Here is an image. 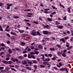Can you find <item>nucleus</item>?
<instances>
[{"mask_svg": "<svg viewBox=\"0 0 73 73\" xmlns=\"http://www.w3.org/2000/svg\"><path fill=\"white\" fill-rule=\"evenodd\" d=\"M60 70V71H64V70H65V68H61Z\"/></svg>", "mask_w": 73, "mask_h": 73, "instance_id": "obj_17", "label": "nucleus"}, {"mask_svg": "<svg viewBox=\"0 0 73 73\" xmlns=\"http://www.w3.org/2000/svg\"><path fill=\"white\" fill-rule=\"evenodd\" d=\"M44 56L46 57H49V56H48V54H44Z\"/></svg>", "mask_w": 73, "mask_h": 73, "instance_id": "obj_57", "label": "nucleus"}, {"mask_svg": "<svg viewBox=\"0 0 73 73\" xmlns=\"http://www.w3.org/2000/svg\"><path fill=\"white\" fill-rule=\"evenodd\" d=\"M4 5V3H0V6L1 7H2V6H3Z\"/></svg>", "mask_w": 73, "mask_h": 73, "instance_id": "obj_49", "label": "nucleus"}, {"mask_svg": "<svg viewBox=\"0 0 73 73\" xmlns=\"http://www.w3.org/2000/svg\"><path fill=\"white\" fill-rule=\"evenodd\" d=\"M40 56H42V60H44L45 58V56H44V55L43 54H41Z\"/></svg>", "mask_w": 73, "mask_h": 73, "instance_id": "obj_19", "label": "nucleus"}, {"mask_svg": "<svg viewBox=\"0 0 73 73\" xmlns=\"http://www.w3.org/2000/svg\"><path fill=\"white\" fill-rule=\"evenodd\" d=\"M49 16L51 17H53V15H52V14H50L49 15Z\"/></svg>", "mask_w": 73, "mask_h": 73, "instance_id": "obj_62", "label": "nucleus"}, {"mask_svg": "<svg viewBox=\"0 0 73 73\" xmlns=\"http://www.w3.org/2000/svg\"><path fill=\"white\" fill-rule=\"evenodd\" d=\"M71 9V7H68L67 8V11L69 13H70V9Z\"/></svg>", "mask_w": 73, "mask_h": 73, "instance_id": "obj_13", "label": "nucleus"}, {"mask_svg": "<svg viewBox=\"0 0 73 73\" xmlns=\"http://www.w3.org/2000/svg\"><path fill=\"white\" fill-rule=\"evenodd\" d=\"M33 62L35 64H36L37 62V61H36V60H33Z\"/></svg>", "mask_w": 73, "mask_h": 73, "instance_id": "obj_55", "label": "nucleus"}, {"mask_svg": "<svg viewBox=\"0 0 73 73\" xmlns=\"http://www.w3.org/2000/svg\"><path fill=\"white\" fill-rule=\"evenodd\" d=\"M33 23H34V24H38V22L36 21H34L33 22Z\"/></svg>", "mask_w": 73, "mask_h": 73, "instance_id": "obj_27", "label": "nucleus"}, {"mask_svg": "<svg viewBox=\"0 0 73 73\" xmlns=\"http://www.w3.org/2000/svg\"><path fill=\"white\" fill-rule=\"evenodd\" d=\"M60 41H62L64 43L65 42V40L64 38H62L60 40Z\"/></svg>", "mask_w": 73, "mask_h": 73, "instance_id": "obj_7", "label": "nucleus"}, {"mask_svg": "<svg viewBox=\"0 0 73 73\" xmlns=\"http://www.w3.org/2000/svg\"><path fill=\"white\" fill-rule=\"evenodd\" d=\"M28 57L29 58H32V55H31L30 54H29L28 56Z\"/></svg>", "mask_w": 73, "mask_h": 73, "instance_id": "obj_44", "label": "nucleus"}, {"mask_svg": "<svg viewBox=\"0 0 73 73\" xmlns=\"http://www.w3.org/2000/svg\"><path fill=\"white\" fill-rule=\"evenodd\" d=\"M2 62L3 63H4V64H8V61H6L5 60H2Z\"/></svg>", "mask_w": 73, "mask_h": 73, "instance_id": "obj_11", "label": "nucleus"}, {"mask_svg": "<svg viewBox=\"0 0 73 73\" xmlns=\"http://www.w3.org/2000/svg\"><path fill=\"white\" fill-rule=\"evenodd\" d=\"M44 13L46 14L47 13H48V12L47 11H44Z\"/></svg>", "mask_w": 73, "mask_h": 73, "instance_id": "obj_50", "label": "nucleus"}, {"mask_svg": "<svg viewBox=\"0 0 73 73\" xmlns=\"http://www.w3.org/2000/svg\"><path fill=\"white\" fill-rule=\"evenodd\" d=\"M43 33L44 35H47V34H51V33L46 31H43Z\"/></svg>", "mask_w": 73, "mask_h": 73, "instance_id": "obj_4", "label": "nucleus"}, {"mask_svg": "<svg viewBox=\"0 0 73 73\" xmlns=\"http://www.w3.org/2000/svg\"><path fill=\"white\" fill-rule=\"evenodd\" d=\"M56 66H57L58 68H61V66H62V64L61 63V62H59V64H57Z\"/></svg>", "mask_w": 73, "mask_h": 73, "instance_id": "obj_6", "label": "nucleus"}, {"mask_svg": "<svg viewBox=\"0 0 73 73\" xmlns=\"http://www.w3.org/2000/svg\"><path fill=\"white\" fill-rule=\"evenodd\" d=\"M27 51L25 50V51H23V54H25V53H27Z\"/></svg>", "mask_w": 73, "mask_h": 73, "instance_id": "obj_45", "label": "nucleus"}, {"mask_svg": "<svg viewBox=\"0 0 73 73\" xmlns=\"http://www.w3.org/2000/svg\"><path fill=\"white\" fill-rule=\"evenodd\" d=\"M52 8H53V9H57L56 8V7L54 6H52Z\"/></svg>", "mask_w": 73, "mask_h": 73, "instance_id": "obj_28", "label": "nucleus"}, {"mask_svg": "<svg viewBox=\"0 0 73 73\" xmlns=\"http://www.w3.org/2000/svg\"><path fill=\"white\" fill-rule=\"evenodd\" d=\"M19 31L21 33H23L24 32V30H19Z\"/></svg>", "mask_w": 73, "mask_h": 73, "instance_id": "obj_25", "label": "nucleus"}, {"mask_svg": "<svg viewBox=\"0 0 73 73\" xmlns=\"http://www.w3.org/2000/svg\"><path fill=\"white\" fill-rule=\"evenodd\" d=\"M50 50L52 51H54V48H50Z\"/></svg>", "mask_w": 73, "mask_h": 73, "instance_id": "obj_32", "label": "nucleus"}, {"mask_svg": "<svg viewBox=\"0 0 73 73\" xmlns=\"http://www.w3.org/2000/svg\"><path fill=\"white\" fill-rule=\"evenodd\" d=\"M31 48L32 50H33L35 49V47L33 46H31Z\"/></svg>", "mask_w": 73, "mask_h": 73, "instance_id": "obj_40", "label": "nucleus"}, {"mask_svg": "<svg viewBox=\"0 0 73 73\" xmlns=\"http://www.w3.org/2000/svg\"><path fill=\"white\" fill-rule=\"evenodd\" d=\"M31 34L33 36H35L36 35V34L35 30H33L32 31L31 33Z\"/></svg>", "mask_w": 73, "mask_h": 73, "instance_id": "obj_5", "label": "nucleus"}, {"mask_svg": "<svg viewBox=\"0 0 73 73\" xmlns=\"http://www.w3.org/2000/svg\"><path fill=\"white\" fill-rule=\"evenodd\" d=\"M47 20H48L49 21H50H50H52V19L50 18H48L47 19Z\"/></svg>", "mask_w": 73, "mask_h": 73, "instance_id": "obj_24", "label": "nucleus"}, {"mask_svg": "<svg viewBox=\"0 0 73 73\" xmlns=\"http://www.w3.org/2000/svg\"><path fill=\"white\" fill-rule=\"evenodd\" d=\"M44 28H46V29H49L50 28V26L49 25H47L44 27Z\"/></svg>", "mask_w": 73, "mask_h": 73, "instance_id": "obj_9", "label": "nucleus"}, {"mask_svg": "<svg viewBox=\"0 0 73 73\" xmlns=\"http://www.w3.org/2000/svg\"><path fill=\"white\" fill-rule=\"evenodd\" d=\"M49 62H46V65H49Z\"/></svg>", "mask_w": 73, "mask_h": 73, "instance_id": "obj_46", "label": "nucleus"}, {"mask_svg": "<svg viewBox=\"0 0 73 73\" xmlns=\"http://www.w3.org/2000/svg\"><path fill=\"white\" fill-rule=\"evenodd\" d=\"M40 68H45V66L44 65H40Z\"/></svg>", "mask_w": 73, "mask_h": 73, "instance_id": "obj_37", "label": "nucleus"}, {"mask_svg": "<svg viewBox=\"0 0 73 73\" xmlns=\"http://www.w3.org/2000/svg\"><path fill=\"white\" fill-rule=\"evenodd\" d=\"M8 51L9 54H11V53H12V51L11 50V49H9Z\"/></svg>", "mask_w": 73, "mask_h": 73, "instance_id": "obj_15", "label": "nucleus"}, {"mask_svg": "<svg viewBox=\"0 0 73 73\" xmlns=\"http://www.w3.org/2000/svg\"><path fill=\"white\" fill-rule=\"evenodd\" d=\"M11 60H12V61H13V62H16L15 60V59H13V58H11Z\"/></svg>", "mask_w": 73, "mask_h": 73, "instance_id": "obj_33", "label": "nucleus"}, {"mask_svg": "<svg viewBox=\"0 0 73 73\" xmlns=\"http://www.w3.org/2000/svg\"><path fill=\"white\" fill-rule=\"evenodd\" d=\"M1 45L2 46H5V44L3 43H1Z\"/></svg>", "mask_w": 73, "mask_h": 73, "instance_id": "obj_35", "label": "nucleus"}, {"mask_svg": "<svg viewBox=\"0 0 73 73\" xmlns=\"http://www.w3.org/2000/svg\"><path fill=\"white\" fill-rule=\"evenodd\" d=\"M50 58H46L45 60H44V61H50Z\"/></svg>", "mask_w": 73, "mask_h": 73, "instance_id": "obj_20", "label": "nucleus"}, {"mask_svg": "<svg viewBox=\"0 0 73 73\" xmlns=\"http://www.w3.org/2000/svg\"><path fill=\"white\" fill-rule=\"evenodd\" d=\"M44 38V39H45V40H49V38H47V37L44 38Z\"/></svg>", "mask_w": 73, "mask_h": 73, "instance_id": "obj_47", "label": "nucleus"}, {"mask_svg": "<svg viewBox=\"0 0 73 73\" xmlns=\"http://www.w3.org/2000/svg\"><path fill=\"white\" fill-rule=\"evenodd\" d=\"M26 68H27L28 70H32V69H31L30 67H27Z\"/></svg>", "mask_w": 73, "mask_h": 73, "instance_id": "obj_36", "label": "nucleus"}, {"mask_svg": "<svg viewBox=\"0 0 73 73\" xmlns=\"http://www.w3.org/2000/svg\"><path fill=\"white\" fill-rule=\"evenodd\" d=\"M57 54L58 55V56H61V55L62 54V53L60 52H57Z\"/></svg>", "mask_w": 73, "mask_h": 73, "instance_id": "obj_22", "label": "nucleus"}, {"mask_svg": "<svg viewBox=\"0 0 73 73\" xmlns=\"http://www.w3.org/2000/svg\"><path fill=\"white\" fill-rule=\"evenodd\" d=\"M28 63L30 64H32V62L31 61H29L28 62Z\"/></svg>", "mask_w": 73, "mask_h": 73, "instance_id": "obj_63", "label": "nucleus"}, {"mask_svg": "<svg viewBox=\"0 0 73 73\" xmlns=\"http://www.w3.org/2000/svg\"><path fill=\"white\" fill-rule=\"evenodd\" d=\"M28 64V62H27V61L26 60H25L23 62V65H25V64Z\"/></svg>", "mask_w": 73, "mask_h": 73, "instance_id": "obj_8", "label": "nucleus"}, {"mask_svg": "<svg viewBox=\"0 0 73 73\" xmlns=\"http://www.w3.org/2000/svg\"><path fill=\"white\" fill-rule=\"evenodd\" d=\"M24 21H25V22H29L30 21L29 20H28V19H24Z\"/></svg>", "mask_w": 73, "mask_h": 73, "instance_id": "obj_18", "label": "nucleus"}, {"mask_svg": "<svg viewBox=\"0 0 73 73\" xmlns=\"http://www.w3.org/2000/svg\"><path fill=\"white\" fill-rule=\"evenodd\" d=\"M66 46L67 47V48H69V49H71V48H72L73 47L72 46H69V45H70V43L68 42H66Z\"/></svg>", "mask_w": 73, "mask_h": 73, "instance_id": "obj_2", "label": "nucleus"}, {"mask_svg": "<svg viewBox=\"0 0 73 73\" xmlns=\"http://www.w3.org/2000/svg\"><path fill=\"white\" fill-rule=\"evenodd\" d=\"M27 14H28V15H33V14H32V13H28Z\"/></svg>", "mask_w": 73, "mask_h": 73, "instance_id": "obj_58", "label": "nucleus"}, {"mask_svg": "<svg viewBox=\"0 0 73 73\" xmlns=\"http://www.w3.org/2000/svg\"><path fill=\"white\" fill-rule=\"evenodd\" d=\"M11 70H13V71H14L15 72L16 71V70L13 68H11Z\"/></svg>", "mask_w": 73, "mask_h": 73, "instance_id": "obj_39", "label": "nucleus"}, {"mask_svg": "<svg viewBox=\"0 0 73 73\" xmlns=\"http://www.w3.org/2000/svg\"><path fill=\"white\" fill-rule=\"evenodd\" d=\"M11 35H15V36H16V34L13 32H11Z\"/></svg>", "mask_w": 73, "mask_h": 73, "instance_id": "obj_31", "label": "nucleus"}, {"mask_svg": "<svg viewBox=\"0 0 73 73\" xmlns=\"http://www.w3.org/2000/svg\"><path fill=\"white\" fill-rule=\"evenodd\" d=\"M66 33H67L68 34H70V32L69 31H67Z\"/></svg>", "mask_w": 73, "mask_h": 73, "instance_id": "obj_64", "label": "nucleus"}, {"mask_svg": "<svg viewBox=\"0 0 73 73\" xmlns=\"http://www.w3.org/2000/svg\"><path fill=\"white\" fill-rule=\"evenodd\" d=\"M35 53H36V55H38V54H39V52L38 51H35Z\"/></svg>", "mask_w": 73, "mask_h": 73, "instance_id": "obj_38", "label": "nucleus"}, {"mask_svg": "<svg viewBox=\"0 0 73 73\" xmlns=\"http://www.w3.org/2000/svg\"><path fill=\"white\" fill-rule=\"evenodd\" d=\"M12 61H9L8 62V64H12Z\"/></svg>", "mask_w": 73, "mask_h": 73, "instance_id": "obj_23", "label": "nucleus"}, {"mask_svg": "<svg viewBox=\"0 0 73 73\" xmlns=\"http://www.w3.org/2000/svg\"><path fill=\"white\" fill-rule=\"evenodd\" d=\"M28 52H30L31 50V49L30 48H28L27 49Z\"/></svg>", "mask_w": 73, "mask_h": 73, "instance_id": "obj_60", "label": "nucleus"}, {"mask_svg": "<svg viewBox=\"0 0 73 73\" xmlns=\"http://www.w3.org/2000/svg\"><path fill=\"white\" fill-rule=\"evenodd\" d=\"M23 56L25 57H26L27 56V54H25L23 55Z\"/></svg>", "mask_w": 73, "mask_h": 73, "instance_id": "obj_61", "label": "nucleus"}, {"mask_svg": "<svg viewBox=\"0 0 73 73\" xmlns=\"http://www.w3.org/2000/svg\"><path fill=\"white\" fill-rule=\"evenodd\" d=\"M14 19H18L19 18V16H15L14 17Z\"/></svg>", "mask_w": 73, "mask_h": 73, "instance_id": "obj_56", "label": "nucleus"}, {"mask_svg": "<svg viewBox=\"0 0 73 73\" xmlns=\"http://www.w3.org/2000/svg\"><path fill=\"white\" fill-rule=\"evenodd\" d=\"M0 31H3V29L2 28V27H1V25H0Z\"/></svg>", "mask_w": 73, "mask_h": 73, "instance_id": "obj_26", "label": "nucleus"}, {"mask_svg": "<svg viewBox=\"0 0 73 73\" xmlns=\"http://www.w3.org/2000/svg\"><path fill=\"white\" fill-rule=\"evenodd\" d=\"M48 56L49 57H51L52 56V54H50L48 55Z\"/></svg>", "mask_w": 73, "mask_h": 73, "instance_id": "obj_42", "label": "nucleus"}, {"mask_svg": "<svg viewBox=\"0 0 73 73\" xmlns=\"http://www.w3.org/2000/svg\"><path fill=\"white\" fill-rule=\"evenodd\" d=\"M44 11H49L50 10V9L47 8V9H44Z\"/></svg>", "mask_w": 73, "mask_h": 73, "instance_id": "obj_43", "label": "nucleus"}, {"mask_svg": "<svg viewBox=\"0 0 73 73\" xmlns=\"http://www.w3.org/2000/svg\"><path fill=\"white\" fill-rule=\"evenodd\" d=\"M9 69H10V68L8 67H6L5 70H4V71L5 72V73H9L10 72H11V71H9Z\"/></svg>", "mask_w": 73, "mask_h": 73, "instance_id": "obj_1", "label": "nucleus"}, {"mask_svg": "<svg viewBox=\"0 0 73 73\" xmlns=\"http://www.w3.org/2000/svg\"><path fill=\"white\" fill-rule=\"evenodd\" d=\"M38 48L39 49H42V48H43L42 46L41 45H39L38 46Z\"/></svg>", "mask_w": 73, "mask_h": 73, "instance_id": "obj_16", "label": "nucleus"}, {"mask_svg": "<svg viewBox=\"0 0 73 73\" xmlns=\"http://www.w3.org/2000/svg\"><path fill=\"white\" fill-rule=\"evenodd\" d=\"M52 60H56V58L55 57H53L52 58Z\"/></svg>", "mask_w": 73, "mask_h": 73, "instance_id": "obj_51", "label": "nucleus"}, {"mask_svg": "<svg viewBox=\"0 0 73 73\" xmlns=\"http://www.w3.org/2000/svg\"><path fill=\"white\" fill-rule=\"evenodd\" d=\"M25 43L24 42H22L21 43V45L22 46H24V45L25 44Z\"/></svg>", "mask_w": 73, "mask_h": 73, "instance_id": "obj_29", "label": "nucleus"}, {"mask_svg": "<svg viewBox=\"0 0 73 73\" xmlns=\"http://www.w3.org/2000/svg\"><path fill=\"white\" fill-rule=\"evenodd\" d=\"M58 28L59 29H62L63 28V26L62 25H59L58 26Z\"/></svg>", "mask_w": 73, "mask_h": 73, "instance_id": "obj_10", "label": "nucleus"}, {"mask_svg": "<svg viewBox=\"0 0 73 73\" xmlns=\"http://www.w3.org/2000/svg\"><path fill=\"white\" fill-rule=\"evenodd\" d=\"M55 24L56 25H58V24H60V22L58 21H56Z\"/></svg>", "mask_w": 73, "mask_h": 73, "instance_id": "obj_14", "label": "nucleus"}, {"mask_svg": "<svg viewBox=\"0 0 73 73\" xmlns=\"http://www.w3.org/2000/svg\"><path fill=\"white\" fill-rule=\"evenodd\" d=\"M7 44H9L11 43V42L9 41H8L7 42Z\"/></svg>", "mask_w": 73, "mask_h": 73, "instance_id": "obj_53", "label": "nucleus"}, {"mask_svg": "<svg viewBox=\"0 0 73 73\" xmlns=\"http://www.w3.org/2000/svg\"><path fill=\"white\" fill-rule=\"evenodd\" d=\"M62 56H63V57H66V55L64 53V52H63V54H62Z\"/></svg>", "mask_w": 73, "mask_h": 73, "instance_id": "obj_12", "label": "nucleus"}, {"mask_svg": "<svg viewBox=\"0 0 73 73\" xmlns=\"http://www.w3.org/2000/svg\"><path fill=\"white\" fill-rule=\"evenodd\" d=\"M19 59L20 60H23V57H22L21 56H19Z\"/></svg>", "mask_w": 73, "mask_h": 73, "instance_id": "obj_21", "label": "nucleus"}, {"mask_svg": "<svg viewBox=\"0 0 73 73\" xmlns=\"http://www.w3.org/2000/svg\"><path fill=\"white\" fill-rule=\"evenodd\" d=\"M10 59V58L9 57H7L5 59V60H6L7 61H8Z\"/></svg>", "mask_w": 73, "mask_h": 73, "instance_id": "obj_41", "label": "nucleus"}, {"mask_svg": "<svg viewBox=\"0 0 73 73\" xmlns=\"http://www.w3.org/2000/svg\"><path fill=\"white\" fill-rule=\"evenodd\" d=\"M31 57H32V58H34V59H35V58H35V56H34L33 55H32Z\"/></svg>", "mask_w": 73, "mask_h": 73, "instance_id": "obj_59", "label": "nucleus"}, {"mask_svg": "<svg viewBox=\"0 0 73 73\" xmlns=\"http://www.w3.org/2000/svg\"><path fill=\"white\" fill-rule=\"evenodd\" d=\"M4 67H0V70L1 69H4Z\"/></svg>", "mask_w": 73, "mask_h": 73, "instance_id": "obj_52", "label": "nucleus"}, {"mask_svg": "<svg viewBox=\"0 0 73 73\" xmlns=\"http://www.w3.org/2000/svg\"><path fill=\"white\" fill-rule=\"evenodd\" d=\"M39 20H40V21H42V19L40 17H39Z\"/></svg>", "mask_w": 73, "mask_h": 73, "instance_id": "obj_54", "label": "nucleus"}, {"mask_svg": "<svg viewBox=\"0 0 73 73\" xmlns=\"http://www.w3.org/2000/svg\"><path fill=\"white\" fill-rule=\"evenodd\" d=\"M56 46H57V47H58V48H61V46H60V45L58 44H57L56 45Z\"/></svg>", "mask_w": 73, "mask_h": 73, "instance_id": "obj_30", "label": "nucleus"}, {"mask_svg": "<svg viewBox=\"0 0 73 73\" xmlns=\"http://www.w3.org/2000/svg\"><path fill=\"white\" fill-rule=\"evenodd\" d=\"M6 5H7V9H10V7H11L12 6V4H9V3H7Z\"/></svg>", "mask_w": 73, "mask_h": 73, "instance_id": "obj_3", "label": "nucleus"}, {"mask_svg": "<svg viewBox=\"0 0 73 73\" xmlns=\"http://www.w3.org/2000/svg\"><path fill=\"white\" fill-rule=\"evenodd\" d=\"M63 19L64 20H66V17L65 16L63 17Z\"/></svg>", "mask_w": 73, "mask_h": 73, "instance_id": "obj_48", "label": "nucleus"}, {"mask_svg": "<svg viewBox=\"0 0 73 73\" xmlns=\"http://www.w3.org/2000/svg\"><path fill=\"white\" fill-rule=\"evenodd\" d=\"M36 33L37 35H39V36H41V34L40 33V32H39L37 31Z\"/></svg>", "mask_w": 73, "mask_h": 73, "instance_id": "obj_34", "label": "nucleus"}]
</instances>
